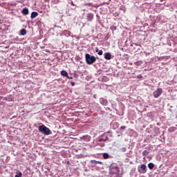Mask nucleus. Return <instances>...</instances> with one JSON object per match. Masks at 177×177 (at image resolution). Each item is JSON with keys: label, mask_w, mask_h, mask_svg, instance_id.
<instances>
[{"label": "nucleus", "mask_w": 177, "mask_h": 177, "mask_svg": "<svg viewBox=\"0 0 177 177\" xmlns=\"http://www.w3.org/2000/svg\"><path fill=\"white\" fill-rule=\"evenodd\" d=\"M93 17H95V15L92 12H88L86 14V20L87 21L91 22L93 21Z\"/></svg>", "instance_id": "39448f33"}, {"label": "nucleus", "mask_w": 177, "mask_h": 177, "mask_svg": "<svg viewBox=\"0 0 177 177\" xmlns=\"http://www.w3.org/2000/svg\"><path fill=\"white\" fill-rule=\"evenodd\" d=\"M150 151H147V150H145L142 152V156H144L145 157H146V156H149Z\"/></svg>", "instance_id": "4be33fe9"}, {"label": "nucleus", "mask_w": 177, "mask_h": 177, "mask_svg": "<svg viewBox=\"0 0 177 177\" xmlns=\"http://www.w3.org/2000/svg\"><path fill=\"white\" fill-rule=\"evenodd\" d=\"M101 103L103 104V106H107L109 104V102H107V100H104L102 98Z\"/></svg>", "instance_id": "4468645a"}, {"label": "nucleus", "mask_w": 177, "mask_h": 177, "mask_svg": "<svg viewBox=\"0 0 177 177\" xmlns=\"http://www.w3.org/2000/svg\"><path fill=\"white\" fill-rule=\"evenodd\" d=\"M61 75L63 77H68V73H67V71L64 70L61 71Z\"/></svg>", "instance_id": "ddd939ff"}, {"label": "nucleus", "mask_w": 177, "mask_h": 177, "mask_svg": "<svg viewBox=\"0 0 177 177\" xmlns=\"http://www.w3.org/2000/svg\"><path fill=\"white\" fill-rule=\"evenodd\" d=\"M64 32L65 34V37H70L71 35V32L68 30H64Z\"/></svg>", "instance_id": "f3484780"}, {"label": "nucleus", "mask_w": 177, "mask_h": 177, "mask_svg": "<svg viewBox=\"0 0 177 177\" xmlns=\"http://www.w3.org/2000/svg\"><path fill=\"white\" fill-rule=\"evenodd\" d=\"M160 20H161V16L158 15V17H156V22L158 23V21H160Z\"/></svg>", "instance_id": "cd10ccee"}, {"label": "nucleus", "mask_w": 177, "mask_h": 177, "mask_svg": "<svg viewBox=\"0 0 177 177\" xmlns=\"http://www.w3.org/2000/svg\"><path fill=\"white\" fill-rule=\"evenodd\" d=\"M39 131L44 133V135H50L52 132L49 128L46 127L45 125L42 124L39 127Z\"/></svg>", "instance_id": "f03ea898"}, {"label": "nucleus", "mask_w": 177, "mask_h": 177, "mask_svg": "<svg viewBox=\"0 0 177 177\" xmlns=\"http://www.w3.org/2000/svg\"><path fill=\"white\" fill-rule=\"evenodd\" d=\"M125 128H127V127H125V126H121L120 129H125Z\"/></svg>", "instance_id": "c9c22d12"}, {"label": "nucleus", "mask_w": 177, "mask_h": 177, "mask_svg": "<svg viewBox=\"0 0 177 177\" xmlns=\"http://www.w3.org/2000/svg\"><path fill=\"white\" fill-rule=\"evenodd\" d=\"M97 97V95H96V94H95V95H93L94 99H96Z\"/></svg>", "instance_id": "ea45409f"}, {"label": "nucleus", "mask_w": 177, "mask_h": 177, "mask_svg": "<svg viewBox=\"0 0 177 177\" xmlns=\"http://www.w3.org/2000/svg\"><path fill=\"white\" fill-rule=\"evenodd\" d=\"M71 5H72L73 6H75V5L74 4V3H73V1H71Z\"/></svg>", "instance_id": "a19ab883"}, {"label": "nucleus", "mask_w": 177, "mask_h": 177, "mask_svg": "<svg viewBox=\"0 0 177 177\" xmlns=\"http://www.w3.org/2000/svg\"><path fill=\"white\" fill-rule=\"evenodd\" d=\"M148 168H149V169H153V168H154V163L149 162L148 164Z\"/></svg>", "instance_id": "6ab92c4d"}, {"label": "nucleus", "mask_w": 177, "mask_h": 177, "mask_svg": "<svg viewBox=\"0 0 177 177\" xmlns=\"http://www.w3.org/2000/svg\"><path fill=\"white\" fill-rule=\"evenodd\" d=\"M110 174H112V175H118L120 174V168L114 165H111Z\"/></svg>", "instance_id": "7ed1b4c3"}, {"label": "nucleus", "mask_w": 177, "mask_h": 177, "mask_svg": "<svg viewBox=\"0 0 177 177\" xmlns=\"http://www.w3.org/2000/svg\"><path fill=\"white\" fill-rule=\"evenodd\" d=\"M110 157V155L107 153H103V158L106 160Z\"/></svg>", "instance_id": "b1692460"}, {"label": "nucleus", "mask_w": 177, "mask_h": 177, "mask_svg": "<svg viewBox=\"0 0 177 177\" xmlns=\"http://www.w3.org/2000/svg\"><path fill=\"white\" fill-rule=\"evenodd\" d=\"M66 164L67 165H71V163L70 162V161H67Z\"/></svg>", "instance_id": "58836bf2"}, {"label": "nucleus", "mask_w": 177, "mask_h": 177, "mask_svg": "<svg viewBox=\"0 0 177 177\" xmlns=\"http://www.w3.org/2000/svg\"><path fill=\"white\" fill-rule=\"evenodd\" d=\"M121 150H122V151L125 152V151H127V147H122Z\"/></svg>", "instance_id": "2f4dec72"}, {"label": "nucleus", "mask_w": 177, "mask_h": 177, "mask_svg": "<svg viewBox=\"0 0 177 177\" xmlns=\"http://www.w3.org/2000/svg\"><path fill=\"white\" fill-rule=\"evenodd\" d=\"M106 140H109V137H100L99 138V142H106Z\"/></svg>", "instance_id": "9d476101"}, {"label": "nucleus", "mask_w": 177, "mask_h": 177, "mask_svg": "<svg viewBox=\"0 0 177 177\" xmlns=\"http://www.w3.org/2000/svg\"><path fill=\"white\" fill-rule=\"evenodd\" d=\"M101 147H104V143L101 145Z\"/></svg>", "instance_id": "79ce46f5"}, {"label": "nucleus", "mask_w": 177, "mask_h": 177, "mask_svg": "<svg viewBox=\"0 0 177 177\" xmlns=\"http://www.w3.org/2000/svg\"><path fill=\"white\" fill-rule=\"evenodd\" d=\"M82 139L83 140H86V142H90V141H91V136H88V135H86V136H83L82 137Z\"/></svg>", "instance_id": "6e6552de"}, {"label": "nucleus", "mask_w": 177, "mask_h": 177, "mask_svg": "<svg viewBox=\"0 0 177 177\" xmlns=\"http://www.w3.org/2000/svg\"><path fill=\"white\" fill-rule=\"evenodd\" d=\"M26 34H27V30L23 28L22 30H21V35H26Z\"/></svg>", "instance_id": "aec40b11"}, {"label": "nucleus", "mask_w": 177, "mask_h": 177, "mask_svg": "<svg viewBox=\"0 0 177 177\" xmlns=\"http://www.w3.org/2000/svg\"><path fill=\"white\" fill-rule=\"evenodd\" d=\"M71 85L72 86H75V82H71Z\"/></svg>", "instance_id": "72a5a7b5"}, {"label": "nucleus", "mask_w": 177, "mask_h": 177, "mask_svg": "<svg viewBox=\"0 0 177 177\" xmlns=\"http://www.w3.org/2000/svg\"><path fill=\"white\" fill-rule=\"evenodd\" d=\"M0 30L1 31H5V24L1 25V26L0 27Z\"/></svg>", "instance_id": "c756f323"}, {"label": "nucleus", "mask_w": 177, "mask_h": 177, "mask_svg": "<svg viewBox=\"0 0 177 177\" xmlns=\"http://www.w3.org/2000/svg\"><path fill=\"white\" fill-rule=\"evenodd\" d=\"M113 16H114L115 17H120V12H115L113 13Z\"/></svg>", "instance_id": "393cba45"}, {"label": "nucleus", "mask_w": 177, "mask_h": 177, "mask_svg": "<svg viewBox=\"0 0 177 177\" xmlns=\"http://www.w3.org/2000/svg\"><path fill=\"white\" fill-rule=\"evenodd\" d=\"M107 133H110V131H107Z\"/></svg>", "instance_id": "37998d69"}, {"label": "nucleus", "mask_w": 177, "mask_h": 177, "mask_svg": "<svg viewBox=\"0 0 177 177\" xmlns=\"http://www.w3.org/2000/svg\"><path fill=\"white\" fill-rule=\"evenodd\" d=\"M104 59H106V60H111V53H105L104 54Z\"/></svg>", "instance_id": "423d86ee"}, {"label": "nucleus", "mask_w": 177, "mask_h": 177, "mask_svg": "<svg viewBox=\"0 0 177 177\" xmlns=\"http://www.w3.org/2000/svg\"><path fill=\"white\" fill-rule=\"evenodd\" d=\"M29 11H28V8H25L22 10V15H28Z\"/></svg>", "instance_id": "2eb2a0df"}, {"label": "nucleus", "mask_w": 177, "mask_h": 177, "mask_svg": "<svg viewBox=\"0 0 177 177\" xmlns=\"http://www.w3.org/2000/svg\"><path fill=\"white\" fill-rule=\"evenodd\" d=\"M95 52L97 53V55H99L100 56H102V55H103V50H99V48H96L95 49Z\"/></svg>", "instance_id": "a211bd4d"}, {"label": "nucleus", "mask_w": 177, "mask_h": 177, "mask_svg": "<svg viewBox=\"0 0 177 177\" xmlns=\"http://www.w3.org/2000/svg\"><path fill=\"white\" fill-rule=\"evenodd\" d=\"M107 77L106 76H102V82H106V81H107Z\"/></svg>", "instance_id": "a878e982"}, {"label": "nucleus", "mask_w": 177, "mask_h": 177, "mask_svg": "<svg viewBox=\"0 0 177 177\" xmlns=\"http://www.w3.org/2000/svg\"><path fill=\"white\" fill-rule=\"evenodd\" d=\"M86 63L91 66L93 63L96 62V57L93 55H90L88 53L85 55Z\"/></svg>", "instance_id": "f257e3e1"}, {"label": "nucleus", "mask_w": 177, "mask_h": 177, "mask_svg": "<svg viewBox=\"0 0 177 177\" xmlns=\"http://www.w3.org/2000/svg\"><path fill=\"white\" fill-rule=\"evenodd\" d=\"M71 37H72V38H74V36L72 35Z\"/></svg>", "instance_id": "c03bdc74"}, {"label": "nucleus", "mask_w": 177, "mask_h": 177, "mask_svg": "<svg viewBox=\"0 0 177 177\" xmlns=\"http://www.w3.org/2000/svg\"><path fill=\"white\" fill-rule=\"evenodd\" d=\"M120 10H122L123 13H125L127 12V8L125 7V6H121L120 7Z\"/></svg>", "instance_id": "dca6fc26"}, {"label": "nucleus", "mask_w": 177, "mask_h": 177, "mask_svg": "<svg viewBox=\"0 0 177 177\" xmlns=\"http://www.w3.org/2000/svg\"><path fill=\"white\" fill-rule=\"evenodd\" d=\"M162 95V88H158L155 91L153 92V95L155 99L160 97Z\"/></svg>", "instance_id": "20e7f679"}, {"label": "nucleus", "mask_w": 177, "mask_h": 177, "mask_svg": "<svg viewBox=\"0 0 177 177\" xmlns=\"http://www.w3.org/2000/svg\"><path fill=\"white\" fill-rule=\"evenodd\" d=\"M111 31H115L117 30V26H111Z\"/></svg>", "instance_id": "c85d7f7f"}, {"label": "nucleus", "mask_w": 177, "mask_h": 177, "mask_svg": "<svg viewBox=\"0 0 177 177\" xmlns=\"http://www.w3.org/2000/svg\"><path fill=\"white\" fill-rule=\"evenodd\" d=\"M1 100H5L6 102H10V98L8 97H1Z\"/></svg>", "instance_id": "412c9836"}, {"label": "nucleus", "mask_w": 177, "mask_h": 177, "mask_svg": "<svg viewBox=\"0 0 177 177\" xmlns=\"http://www.w3.org/2000/svg\"><path fill=\"white\" fill-rule=\"evenodd\" d=\"M23 176V173H21V171L17 170L16 171V175L15 176V177H22Z\"/></svg>", "instance_id": "f8f14e48"}, {"label": "nucleus", "mask_w": 177, "mask_h": 177, "mask_svg": "<svg viewBox=\"0 0 177 177\" xmlns=\"http://www.w3.org/2000/svg\"><path fill=\"white\" fill-rule=\"evenodd\" d=\"M37 16H38V12L36 11H33L31 13L30 17L31 19H35V17H37Z\"/></svg>", "instance_id": "1a4fd4ad"}, {"label": "nucleus", "mask_w": 177, "mask_h": 177, "mask_svg": "<svg viewBox=\"0 0 177 177\" xmlns=\"http://www.w3.org/2000/svg\"><path fill=\"white\" fill-rule=\"evenodd\" d=\"M168 131L169 132H175V127H169Z\"/></svg>", "instance_id": "bb28decb"}, {"label": "nucleus", "mask_w": 177, "mask_h": 177, "mask_svg": "<svg viewBox=\"0 0 177 177\" xmlns=\"http://www.w3.org/2000/svg\"><path fill=\"white\" fill-rule=\"evenodd\" d=\"M66 78H68V80H73V77H70L68 76V77H66Z\"/></svg>", "instance_id": "4c0bfd02"}, {"label": "nucleus", "mask_w": 177, "mask_h": 177, "mask_svg": "<svg viewBox=\"0 0 177 177\" xmlns=\"http://www.w3.org/2000/svg\"><path fill=\"white\" fill-rule=\"evenodd\" d=\"M74 77H75V78H78V75L77 73H75Z\"/></svg>", "instance_id": "e433bc0d"}, {"label": "nucleus", "mask_w": 177, "mask_h": 177, "mask_svg": "<svg viewBox=\"0 0 177 177\" xmlns=\"http://www.w3.org/2000/svg\"><path fill=\"white\" fill-rule=\"evenodd\" d=\"M137 78H138V80H140V78H142V75H138L137 76Z\"/></svg>", "instance_id": "473e14b6"}, {"label": "nucleus", "mask_w": 177, "mask_h": 177, "mask_svg": "<svg viewBox=\"0 0 177 177\" xmlns=\"http://www.w3.org/2000/svg\"><path fill=\"white\" fill-rule=\"evenodd\" d=\"M63 35L66 36V34H64V31L60 34L61 37H63Z\"/></svg>", "instance_id": "f704fd0d"}, {"label": "nucleus", "mask_w": 177, "mask_h": 177, "mask_svg": "<svg viewBox=\"0 0 177 177\" xmlns=\"http://www.w3.org/2000/svg\"><path fill=\"white\" fill-rule=\"evenodd\" d=\"M96 17H97V21L100 22V16H99V14H97V15H96Z\"/></svg>", "instance_id": "7c9ffc66"}, {"label": "nucleus", "mask_w": 177, "mask_h": 177, "mask_svg": "<svg viewBox=\"0 0 177 177\" xmlns=\"http://www.w3.org/2000/svg\"><path fill=\"white\" fill-rule=\"evenodd\" d=\"M85 5L86 6H92V8H96V5L93 4L92 3H86Z\"/></svg>", "instance_id": "5701e85b"}, {"label": "nucleus", "mask_w": 177, "mask_h": 177, "mask_svg": "<svg viewBox=\"0 0 177 177\" xmlns=\"http://www.w3.org/2000/svg\"><path fill=\"white\" fill-rule=\"evenodd\" d=\"M91 164H93L94 165H97V164H100L101 165H103V162L91 160Z\"/></svg>", "instance_id": "9b49d317"}, {"label": "nucleus", "mask_w": 177, "mask_h": 177, "mask_svg": "<svg viewBox=\"0 0 177 177\" xmlns=\"http://www.w3.org/2000/svg\"><path fill=\"white\" fill-rule=\"evenodd\" d=\"M140 168L142 170V174H146L147 172V167L146 166V165L145 164L141 165Z\"/></svg>", "instance_id": "0eeeda50"}]
</instances>
